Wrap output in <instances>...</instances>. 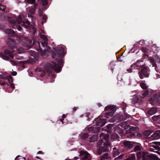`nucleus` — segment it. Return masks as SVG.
Here are the masks:
<instances>
[{
  "instance_id": "5fc2aeb1",
  "label": "nucleus",
  "mask_w": 160,
  "mask_h": 160,
  "mask_svg": "<svg viewBox=\"0 0 160 160\" xmlns=\"http://www.w3.org/2000/svg\"><path fill=\"white\" fill-rule=\"evenodd\" d=\"M6 84V83L5 82H1L0 81V84L2 85H4Z\"/></svg>"
},
{
  "instance_id": "e433bc0d",
  "label": "nucleus",
  "mask_w": 160,
  "mask_h": 160,
  "mask_svg": "<svg viewBox=\"0 0 160 160\" xmlns=\"http://www.w3.org/2000/svg\"><path fill=\"white\" fill-rule=\"evenodd\" d=\"M144 42V41L143 40H141L138 42H136L134 45H139L140 44H142Z\"/></svg>"
},
{
  "instance_id": "37998d69",
  "label": "nucleus",
  "mask_w": 160,
  "mask_h": 160,
  "mask_svg": "<svg viewBox=\"0 0 160 160\" xmlns=\"http://www.w3.org/2000/svg\"><path fill=\"white\" fill-rule=\"evenodd\" d=\"M140 147L139 146H136L134 148V149L135 151H138V150H140Z\"/></svg>"
},
{
  "instance_id": "6e6d98bb",
  "label": "nucleus",
  "mask_w": 160,
  "mask_h": 160,
  "mask_svg": "<svg viewBox=\"0 0 160 160\" xmlns=\"http://www.w3.org/2000/svg\"><path fill=\"white\" fill-rule=\"evenodd\" d=\"M55 54L54 53H52V58H55Z\"/></svg>"
},
{
  "instance_id": "20e7f679",
  "label": "nucleus",
  "mask_w": 160,
  "mask_h": 160,
  "mask_svg": "<svg viewBox=\"0 0 160 160\" xmlns=\"http://www.w3.org/2000/svg\"><path fill=\"white\" fill-rule=\"evenodd\" d=\"M13 51H11L9 49H7L5 50L4 54H0V57L3 59L7 60L8 59V56L12 58H13V55L12 52Z\"/></svg>"
},
{
  "instance_id": "72a5a7b5",
  "label": "nucleus",
  "mask_w": 160,
  "mask_h": 160,
  "mask_svg": "<svg viewBox=\"0 0 160 160\" xmlns=\"http://www.w3.org/2000/svg\"><path fill=\"white\" fill-rule=\"evenodd\" d=\"M118 137V135L115 133H114L112 134L111 136V138H117Z\"/></svg>"
},
{
  "instance_id": "4be33fe9",
  "label": "nucleus",
  "mask_w": 160,
  "mask_h": 160,
  "mask_svg": "<svg viewBox=\"0 0 160 160\" xmlns=\"http://www.w3.org/2000/svg\"><path fill=\"white\" fill-rule=\"evenodd\" d=\"M5 33L8 34H9L11 36H12L14 34V31L12 29H7L5 30Z\"/></svg>"
},
{
  "instance_id": "69168bd1",
  "label": "nucleus",
  "mask_w": 160,
  "mask_h": 160,
  "mask_svg": "<svg viewBox=\"0 0 160 160\" xmlns=\"http://www.w3.org/2000/svg\"><path fill=\"white\" fill-rule=\"evenodd\" d=\"M20 156H18L16 158H15V160H17V158L18 157H19Z\"/></svg>"
},
{
  "instance_id": "774afa93",
  "label": "nucleus",
  "mask_w": 160,
  "mask_h": 160,
  "mask_svg": "<svg viewBox=\"0 0 160 160\" xmlns=\"http://www.w3.org/2000/svg\"><path fill=\"white\" fill-rule=\"evenodd\" d=\"M36 158H37L39 159V158L38 156L36 157Z\"/></svg>"
},
{
  "instance_id": "052dcab7",
  "label": "nucleus",
  "mask_w": 160,
  "mask_h": 160,
  "mask_svg": "<svg viewBox=\"0 0 160 160\" xmlns=\"http://www.w3.org/2000/svg\"><path fill=\"white\" fill-rule=\"evenodd\" d=\"M42 152L41 151H39L38 152V154H42Z\"/></svg>"
},
{
  "instance_id": "473e14b6",
  "label": "nucleus",
  "mask_w": 160,
  "mask_h": 160,
  "mask_svg": "<svg viewBox=\"0 0 160 160\" xmlns=\"http://www.w3.org/2000/svg\"><path fill=\"white\" fill-rule=\"evenodd\" d=\"M88 137V135L87 133H83L81 135V138L82 139H85Z\"/></svg>"
},
{
  "instance_id": "0eeeda50",
  "label": "nucleus",
  "mask_w": 160,
  "mask_h": 160,
  "mask_svg": "<svg viewBox=\"0 0 160 160\" xmlns=\"http://www.w3.org/2000/svg\"><path fill=\"white\" fill-rule=\"evenodd\" d=\"M94 122H96V125H98L101 127L103 126L106 123L105 119H101L100 117L97 118H96L94 120Z\"/></svg>"
},
{
  "instance_id": "0e129e2a",
  "label": "nucleus",
  "mask_w": 160,
  "mask_h": 160,
  "mask_svg": "<svg viewBox=\"0 0 160 160\" xmlns=\"http://www.w3.org/2000/svg\"><path fill=\"white\" fill-rule=\"evenodd\" d=\"M33 33H35L36 32V29H34L33 28Z\"/></svg>"
},
{
  "instance_id": "58836bf2",
  "label": "nucleus",
  "mask_w": 160,
  "mask_h": 160,
  "mask_svg": "<svg viewBox=\"0 0 160 160\" xmlns=\"http://www.w3.org/2000/svg\"><path fill=\"white\" fill-rule=\"evenodd\" d=\"M43 5H46L47 4V0H39Z\"/></svg>"
},
{
  "instance_id": "c85d7f7f",
  "label": "nucleus",
  "mask_w": 160,
  "mask_h": 160,
  "mask_svg": "<svg viewBox=\"0 0 160 160\" xmlns=\"http://www.w3.org/2000/svg\"><path fill=\"white\" fill-rule=\"evenodd\" d=\"M114 112H109L106 114L105 117L107 118H108L109 117H112L113 116Z\"/></svg>"
},
{
  "instance_id": "ea45409f",
  "label": "nucleus",
  "mask_w": 160,
  "mask_h": 160,
  "mask_svg": "<svg viewBox=\"0 0 160 160\" xmlns=\"http://www.w3.org/2000/svg\"><path fill=\"white\" fill-rule=\"evenodd\" d=\"M17 22L18 23H21L22 22V19L21 16H19L17 19Z\"/></svg>"
},
{
  "instance_id": "4c0bfd02",
  "label": "nucleus",
  "mask_w": 160,
  "mask_h": 160,
  "mask_svg": "<svg viewBox=\"0 0 160 160\" xmlns=\"http://www.w3.org/2000/svg\"><path fill=\"white\" fill-rule=\"evenodd\" d=\"M139 101V99L138 98L135 97L133 98V101L134 103L138 102Z\"/></svg>"
},
{
  "instance_id": "ddd939ff",
  "label": "nucleus",
  "mask_w": 160,
  "mask_h": 160,
  "mask_svg": "<svg viewBox=\"0 0 160 160\" xmlns=\"http://www.w3.org/2000/svg\"><path fill=\"white\" fill-rule=\"evenodd\" d=\"M133 142H132L129 141H124L123 142V145L125 147H127L129 148H131L134 146Z\"/></svg>"
},
{
  "instance_id": "6e6552de",
  "label": "nucleus",
  "mask_w": 160,
  "mask_h": 160,
  "mask_svg": "<svg viewBox=\"0 0 160 160\" xmlns=\"http://www.w3.org/2000/svg\"><path fill=\"white\" fill-rule=\"evenodd\" d=\"M100 138L101 139L98 142V147H100L102 144L103 142V138L105 140H107L109 138V136L108 134H105L103 133H102L100 135Z\"/></svg>"
},
{
  "instance_id": "864d4df0",
  "label": "nucleus",
  "mask_w": 160,
  "mask_h": 160,
  "mask_svg": "<svg viewBox=\"0 0 160 160\" xmlns=\"http://www.w3.org/2000/svg\"><path fill=\"white\" fill-rule=\"evenodd\" d=\"M155 143H156V144L160 145V142H154Z\"/></svg>"
},
{
  "instance_id": "79ce46f5",
  "label": "nucleus",
  "mask_w": 160,
  "mask_h": 160,
  "mask_svg": "<svg viewBox=\"0 0 160 160\" xmlns=\"http://www.w3.org/2000/svg\"><path fill=\"white\" fill-rule=\"evenodd\" d=\"M6 8V6L4 5H1L0 4V10H4Z\"/></svg>"
},
{
  "instance_id": "2eb2a0df",
  "label": "nucleus",
  "mask_w": 160,
  "mask_h": 160,
  "mask_svg": "<svg viewBox=\"0 0 160 160\" xmlns=\"http://www.w3.org/2000/svg\"><path fill=\"white\" fill-rule=\"evenodd\" d=\"M108 110H112L115 112L116 111V108L115 107L114 105H108L105 107V110L107 111Z\"/></svg>"
},
{
  "instance_id": "f257e3e1",
  "label": "nucleus",
  "mask_w": 160,
  "mask_h": 160,
  "mask_svg": "<svg viewBox=\"0 0 160 160\" xmlns=\"http://www.w3.org/2000/svg\"><path fill=\"white\" fill-rule=\"evenodd\" d=\"M62 63V60L60 59L58 61V63L57 65L54 62H51L49 64L48 67L49 68L53 69L56 72H59L61 71Z\"/></svg>"
},
{
  "instance_id": "a211bd4d",
  "label": "nucleus",
  "mask_w": 160,
  "mask_h": 160,
  "mask_svg": "<svg viewBox=\"0 0 160 160\" xmlns=\"http://www.w3.org/2000/svg\"><path fill=\"white\" fill-rule=\"evenodd\" d=\"M41 38L44 40V41L42 43L43 46H46L47 44V39L46 36L43 34H42L40 36Z\"/></svg>"
},
{
  "instance_id": "4468645a",
  "label": "nucleus",
  "mask_w": 160,
  "mask_h": 160,
  "mask_svg": "<svg viewBox=\"0 0 160 160\" xmlns=\"http://www.w3.org/2000/svg\"><path fill=\"white\" fill-rule=\"evenodd\" d=\"M160 131H158L154 132L151 136V137L153 139H156L160 138Z\"/></svg>"
},
{
  "instance_id": "7c9ffc66",
  "label": "nucleus",
  "mask_w": 160,
  "mask_h": 160,
  "mask_svg": "<svg viewBox=\"0 0 160 160\" xmlns=\"http://www.w3.org/2000/svg\"><path fill=\"white\" fill-rule=\"evenodd\" d=\"M108 154L107 153H105L103 154L101 157V159H107L108 158Z\"/></svg>"
},
{
  "instance_id": "2f4dec72",
  "label": "nucleus",
  "mask_w": 160,
  "mask_h": 160,
  "mask_svg": "<svg viewBox=\"0 0 160 160\" xmlns=\"http://www.w3.org/2000/svg\"><path fill=\"white\" fill-rule=\"evenodd\" d=\"M39 15L40 16H42V18L45 21L47 19V18L46 16L44 15H43L42 13L40 11V12H39Z\"/></svg>"
},
{
  "instance_id": "de8ad7c7",
  "label": "nucleus",
  "mask_w": 160,
  "mask_h": 160,
  "mask_svg": "<svg viewBox=\"0 0 160 160\" xmlns=\"http://www.w3.org/2000/svg\"><path fill=\"white\" fill-rule=\"evenodd\" d=\"M10 87L12 89H13L14 88V85L13 84H12V83H11L10 84Z\"/></svg>"
},
{
  "instance_id": "c756f323",
  "label": "nucleus",
  "mask_w": 160,
  "mask_h": 160,
  "mask_svg": "<svg viewBox=\"0 0 160 160\" xmlns=\"http://www.w3.org/2000/svg\"><path fill=\"white\" fill-rule=\"evenodd\" d=\"M140 85L142 88L143 89H146L147 88L146 84L143 82H141Z\"/></svg>"
},
{
  "instance_id": "bb28decb",
  "label": "nucleus",
  "mask_w": 160,
  "mask_h": 160,
  "mask_svg": "<svg viewBox=\"0 0 160 160\" xmlns=\"http://www.w3.org/2000/svg\"><path fill=\"white\" fill-rule=\"evenodd\" d=\"M148 93L149 91L148 90L143 92L142 93V95L141 96V98H144L148 94Z\"/></svg>"
},
{
  "instance_id": "b1692460",
  "label": "nucleus",
  "mask_w": 160,
  "mask_h": 160,
  "mask_svg": "<svg viewBox=\"0 0 160 160\" xmlns=\"http://www.w3.org/2000/svg\"><path fill=\"white\" fill-rule=\"evenodd\" d=\"M98 137L96 135H93L92 137L90 138L89 140L91 142H94L97 140Z\"/></svg>"
},
{
  "instance_id": "09e8293b",
  "label": "nucleus",
  "mask_w": 160,
  "mask_h": 160,
  "mask_svg": "<svg viewBox=\"0 0 160 160\" xmlns=\"http://www.w3.org/2000/svg\"><path fill=\"white\" fill-rule=\"evenodd\" d=\"M12 20V18H10L9 19L8 21L10 23H11V24L13 25L14 24V23L13 22H12L11 21Z\"/></svg>"
},
{
  "instance_id": "a18cd8bd",
  "label": "nucleus",
  "mask_w": 160,
  "mask_h": 160,
  "mask_svg": "<svg viewBox=\"0 0 160 160\" xmlns=\"http://www.w3.org/2000/svg\"><path fill=\"white\" fill-rule=\"evenodd\" d=\"M123 156V154H122L119 156L117 158H116V159L117 160L119 158H122V157Z\"/></svg>"
},
{
  "instance_id": "1a4fd4ad",
  "label": "nucleus",
  "mask_w": 160,
  "mask_h": 160,
  "mask_svg": "<svg viewBox=\"0 0 160 160\" xmlns=\"http://www.w3.org/2000/svg\"><path fill=\"white\" fill-rule=\"evenodd\" d=\"M80 155L82 156V160H89L91 158L90 155L86 152L81 151Z\"/></svg>"
},
{
  "instance_id": "49530a36",
  "label": "nucleus",
  "mask_w": 160,
  "mask_h": 160,
  "mask_svg": "<svg viewBox=\"0 0 160 160\" xmlns=\"http://www.w3.org/2000/svg\"><path fill=\"white\" fill-rule=\"evenodd\" d=\"M10 62L12 64L13 66H14L17 65L16 63L15 62H13L12 61H11Z\"/></svg>"
},
{
  "instance_id": "a19ab883",
  "label": "nucleus",
  "mask_w": 160,
  "mask_h": 160,
  "mask_svg": "<svg viewBox=\"0 0 160 160\" xmlns=\"http://www.w3.org/2000/svg\"><path fill=\"white\" fill-rule=\"evenodd\" d=\"M141 50L144 53L146 52H148V49L145 47H143L142 48Z\"/></svg>"
},
{
  "instance_id": "8fccbe9b",
  "label": "nucleus",
  "mask_w": 160,
  "mask_h": 160,
  "mask_svg": "<svg viewBox=\"0 0 160 160\" xmlns=\"http://www.w3.org/2000/svg\"><path fill=\"white\" fill-rule=\"evenodd\" d=\"M20 64H21L22 65H24L25 63V62L24 61L23 62H19Z\"/></svg>"
},
{
  "instance_id": "9b49d317",
  "label": "nucleus",
  "mask_w": 160,
  "mask_h": 160,
  "mask_svg": "<svg viewBox=\"0 0 160 160\" xmlns=\"http://www.w3.org/2000/svg\"><path fill=\"white\" fill-rule=\"evenodd\" d=\"M88 130L90 132H92L94 133H97L100 130V128L98 127H91L88 128Z\"/></svg>"
},
{
  "instance_id": "3c124183",
  "label": "nucleus",
  "mask_w": 160,
  "mask_h": 160,
  "mask_svg": "<svg viewBox=\"0 0 160 160\" xmlns=\"http://www.w3.org/2000/svg\"><path fill=\"white\" fill-rule=\"evenodd\" d=\"M56 52H57V53H56V54H55V56L56 55V54H58V56L59 57H60V54H59V55H58V53H59L58 52H58V49L56 51Z\"/></svg>"
},
{
  "instance_id": "603ef678",
  "label": "nucleus",
  "mask_w": 160,
  "mask_h": 160,
  "mask_svg": "<svg viewBox=\"0 0 160 160\" xmlns=\"http://www.w3.org/2000/svg\"><path fill=\"white\" fill-rule=\"evenodd\" d=\"M17 74V72H13L12 73V75L13 76H15Z\"/></svg>"
},
{
  "instance_id": "6ab92c4d",
  "label": "nucleus",
  "mask_w": 160,
  "mask_h": 160,
  "mask_svg": "<svg viewBox=\"0 0 160 160\" xmlns=\"http://www.w3.org/2000/svg\"><path fill=\"white\" fill-rule=\"evenodd\" d=\"M157 111V108H153L149 109L148 112V114L151 115L155 114Z\"/></svg>"
},
{
  "instance_id": "393cba45",
  "label": "nucleus",
  "mask_w": 160,
  "mask_h": 160,
  "mask_svg": "<svg viewBox=\"0 0 160 160\" xmlns=\"http://www.w3.org/2000/svg\"><path fill=\"white\" fill-rule=\"evenodd\" d=\"M150 61L151 63H152V67H153L154 68V69H156V71H157V70L156 69L157 67H156V63H155L154 62V60L152 58H151L150 59Z\"/></svg>"
},
{
  "instance_id": "9d476101",
  "label": "nucleus",
  "mask_w": 160,
  "mask_h": 160,
  "mask_svg": "<svg viewBox=\"0 0 160 160\" xmlns=\"http://www.w3.org/2000/svg\"><path fill=\"white\" fill-rule=\"evenodd\" d=\"M8 44L10 47V49L14 48L16 47V43L15 41L11 39H9L8 41Z\"/></svg>"
},
{
  "instance_id": "423d86ee",
  "label": "nucleus",
  "mask_w": 160,
  "mask_h": 160,
  "mask_svg": "<svg viewBox=\"0 0 160 160\" xmlns=\"http://www.w3.org/2000/svg\"><path fill=\"white\" fill-rule=\"evenodd\" d=\"M139 74L141 79L149 76V73L148 69L146 68H143L141 72H139Z\"/></svg>"
},
{
  "instance_id": "bf43d9fd",
  "label": "nucleus",
  "mask_w": 160,
  "mask_h": 160,
  "mask_svg": "<svg viewBox=\"0 0 160 160\" xmlns=\"http://www.w3.org/2000/svg\"><path fill=\"white\" fill-rule=\"evenodd\" d=\"M19 50V51H20V52H23V48H21V50Z\"/></svg>"
},
{
  "instance_id": "13d9d810",
  "label": "nucleus",
  "mask_w": 160,
  "mask_h": 160,
  "mask_svg": "<svg viewBox=\"0 0 160 160\" xmlns=\"http://www.w3.org/2000/svg\"><path fill=\"white\" fill-rule=\"evenodd\" d=\"M66 116L65 114H63L62 116V118H66Z\"/></svg>"
},
{
  "instance_id": "c03bdc74",
  "label": "nucleus",
  "mask_w": 160,
  "mask_h": 160,
  "mask_svg": "<svg viewBox=\"0 0 160 160\" xmlns=\"http://www.w3.org/2000/svg\"><path fill=\"white\" fill-rule=\"evenodd\" d=\"M137 157L138 159H139L141 158V153H138L137 155Z\"/></svg>"
},
{
  "instance_id": "cd10ccee",
  "label": "nucleus",
  "mask_w": 160,
  "mask_h": 160,
  "mask_svg": "<svg viewBox=\"0 0 160 160\" xmlns=\"http://www.w3.org/2000/svg\"><path fill=\"white\" fill-rule=\"evenodd\" d=\"M37 4H34L33 5L34 7V8L32 9H31L29 10L31 14H32L34 13L35 10V8L37 6Z\"/></svg>"
},
{
  "instance_id": "aec40b11",
  "label": "nucleus",
  "mask_w": 160,
  "mask_h": 160,
  "mask_svg": "<svg viewBox=\"0 0 160 160\" xmlns=\"http://www.w3.org/2000/svg\"><path fill=\"white\" fill-rule=\"evenodd\" d=\"M7 79L8 82L10 83H11V82H12V80L11 76L6 77L5 78H4V77L3 76L0 75V79Z\"/></svg>"
},
{
  "instance_id": "338daca9",
  "label": "nucleus",
  "mask_w": 160,
  "mask_h": 160,
  "mask_svg": "<svg viewBox=\"0 0 160 160\" xmlns=\"http://www.w3.org/2000/svg\"><path fill=\"white\" fill-rule=\"evenodd\" d=\"M112 63H113V62H111L110 63V66H112V65H113Z\"/></svg>"
},
{
  "instance_id": "f03ea898",
  "label": "nucleus",
  "mask_w": 160,
  "mask_h": 160,
  "mask_svg": "<svg viewBox=\"0 0 160 160\" xmlns=\"http://www.w3.org/2000/svg\"><path fill=\"white\" fill-rule=\"evenodd\" d=\"M144 63L143 62L142 59L137 61L136 63L132 64L131 67L127 70V71L128 73H131L132 72V70L137 67H141L143 66Z\"/></svg>"
},
{
  "instance_id": "39448f33",
  "label": "nucleus",
  "mask_w": 160,
  "mask_h": 160,
  "mask_svg": "<svg viewBox=\"0 0 160 160\" xmlns=\"http://www.w3.org/2000/svg\"><path fill=\"white\" fill-rule=\"evenodd\" d=\"M111 144L108 141H106L104 143V146L100 148L98 150V153L101 154L102 152L107 151L108 149V146Z\"/></svg>"
},
{
  "instance_id": "f704fd0d",
  "label": "nucleus",
  "mask_w": 160,
  "mask_h": 160,
  "mask_svg": "<svg viewBox=\"0 0 160 160\" xmlns=\"http://www.w3.org/2000/svg\"><path fill=\"white\" fill-rule=\"evenodd\" d=\"M26 2L31 4H34L35 2V0H25Z\"/></svg>"
},
{
  "instance_id": "4d7b16f0",
  "label": "nucleus",
  "mask_w": 160,
  "mask_h": 160,
  "mask_svg": "<svg viewBox=\"0 0 160 160\" xmlns=\"http://www.w3.org/2000/svg\"><path fill=\"white\" fill-rule=\"evenodd\" d=\"M78 159V157H75L74 158V160H76Z\"/></svg>"
},
{
  "instance_id": "5701e85b",
  "label": "nucleus",
  "mask_w": 160,
  "mask_h": 160,
  "mask_svg": "<svg viewBox=\"0 0 160 160\" xmlns=\"http://www.w3.org/2000/svg\"><path fill=\"white\" fill-rule=\"evenodd\" d=\"M113 154L114 157H116L117 155L119 154V152L118 149H116V148H113Z\"/></svg>"
},
{
  "instance_id": "680f3d73",
  "label": "nucleus",
  "mask_w": 160,
  "mask_h": 160,
  "mask_svg": "<svg viewBox=\"0 0 160 160\" xmlns=\"http://www.w3.org/2000/svg\"><path fill=\"white\" fill-rule=\"evenodd\" d=\"M159 75H158V76H157V77H155V76L154 77V78H159V77H159Z\"/></svg>"
},
{
  "instance_id": "e2e57ef3",
  "label": "nucleus",
  "mask_w": 160,
  "mask_h": 160,
  "mask_svg": "<svg viewBox=\"0 0 160 160\" xmlns=\"http://www.w3.org/2000/svg\"><path fill=\"white\" fill-rule=\"evenodd\" d=\"M18 31H21V28L20 27L18 28Z\"/></svg>"
},
{
  "instance_id": "c9c22d12",
  "label": "nucleus",
  "mask_w": 160,
  "mask_h": 160,
  "mask_svg": "<svg viewBox=\"0 0 160 160\" xmlns=\"http://www.w3.org/2000/svg\"><path fill=\"white\" fill-rule=\"evenodd\" d=\"M160 116H154L152 117V119L154 121H157L159 118Z\"/></svg>"
},
{
  "instance_id": "f3484780",
  "label": "nucleus",
  "mask_w": 160,
  "mask_h": 160,
  "mask_svg": "<svg viewBox=\"0 0 160 160\" xmlns=\"http://www.w3.org/2000/svg\"><path fill=\"white\" fill-rule=\"evenodd\" d=\"M58 55L60 54V57H63L64 55V53H65V50L63 48L60 47L58 48Z\"/></svg>"
},
{
  "instance_id": "dca6fc26",
  "label": "nucleus",
  "mask_w": 160,
  "mask_h": 160,
  "mask_svg": "<svg viewBox=\"0 0 160 160\" xmlns=\"http://www.w3.org/2000/svg\"><path fill=\"white\" fill-rule=\"evenodd\" d=\"M129 125L127 122H125L120 123L119 126L121 127L124 129H126L128 128Z\"/></svg>"
},
{
  "instance_id": "a878e982",
  "label": "nucleus",
  "mask_w": 160,
  "mask_h": 160,
  "mask_svg": "<svg viewBox=\"0 0 160 160\" xmlns=\"http://www.w3.org/2000/svg\"><path fill=\"white\" fill-rule=\"evenodd\" d=\"M135 155L133 154H132L128 158L126 159V160H135Z\"/></svg>"
},
{
  "instance_id": "412c9836",
  "label": "nucleus",
  "mask_w": 160,
  "mask_h": 160,
  "mask_svg": "<svg viewBox=\"0 0 160 160\" xmlns=\"http://www.w3.org/2000/svg\"><path fill=\"white\" fill-rule=\"evenodd\" d=\"M22 26L26 28H28L30 27V25L28 21H26L25 22L23 21Z\"/></svg>"
},
{
  "instance_id": "f8f14e48",
  "label": "nucleus",
  "mask_w": 160,
  "mask_h": 160,
  "mask_svg": "<svg viewBox=\"0 0 160 160\" xmlns=\"http://www.w3.org/2000/svg\"><path fill=\"white\" fill-rule=\"evenodd\" d=\"M138 127H132L130 128L127 131V133L130 132L132 133L134 135V133L138 130Z\"/></svg>"
},
{
  "instance_id": "7ed1b4c3",
  "label": "nucleus",
  "mask_w": 160,
  "mask_h": 160,
  "mask_svg": "<svg viewBox=\"0 0 160 160\" xmlns=\"http://www.w3.org/2000/svg\"><path fill=\"white\" fill-rule=\"evenodd\" d=\"M150 102L152 105L157 104L160 106V96L157 94H154L150 100Z\"/></svg>"
}]
</instances>
